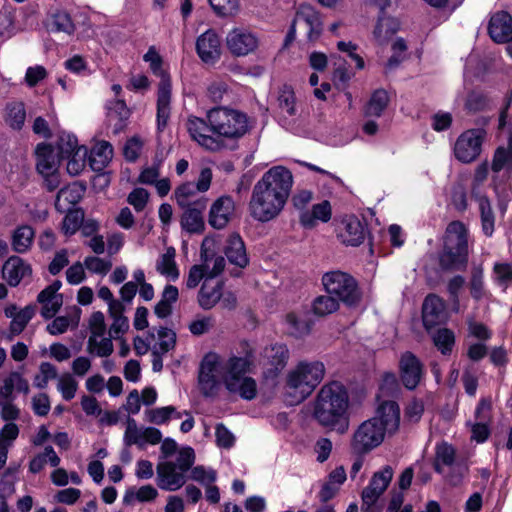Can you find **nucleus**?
<instances>
[{
	"label": "nucleus",
	"mask_w": 512,
	"mask_h": 512,
	"mask_svg": "<svg viewBox=\"0 0 512 512\" xmlns=\"http://www.w3.org/2000/svg\"><path fill=\"white\" fill-rule=\"evenodd\" d=\"M113 157V148L107 141L97 142L91 149L89 164L94 171H102Z\"/></svg>",
	"instance_id": "33"
},
{
	"label": "nucleus",
	"mask_w": 512,
	"mask_h": 512,
	"mask_svg": "<svg viewBox=\"0 0 512 512\" xmlns=\"http://www.w3.org/2000/svg\"><path fill=\"white\" fill-rule=\"evenodd\" d=\"M207 207V198H200L195 206L185 207L181 226L189 233H199L204 229L203 212Z\"/></svg>",
	"instance_id": "27"
},
{
	"label": "nucleus",
	"mask_w": 512,
	"mask_h": 512,
	"mask_svg": "<svg viewBox=\"0 0 512 512\" xmlns=\"http://www.w3.org/2000/svg\"><path fill=\"white\" fill-rule=\"evenodd\" d=\"M57 377V370L55 366L48 362L40 365L39 373L34 377L33 383L37 388H44L48 382Z\"/></svg>",
	"instance_id": "61"
},
{
	"label": "nucleus",
	"mask_w": 512,
	"mask_h": 512,
	"mask_svg": "<svg viewBox=\"0 0 512 512\" xmlns=\"http://www.w3.org/2000/svg\"><path fill=\"white\" fill-rule=\"evenodd\" d=\"M195 461V453L191 447H183L177 451L176 461L164 460L156 466V483L164 491L174 492L186 483V473Z\"/></svg>",
	"instance_id": "5"
},
{
	"label": "nucleus",
	"mask_w": 512,
	"mask_h": 512,
	"mask_svg": "<svg viewBox=\"0 0 512 512\" xmlns=\"http://www.w3.org/2000/svg\"><path fill=\"white\" fill-rule=\"evenodd\" d=\"M47 28L52 32L71 33L73 31V24L66 12L58 11L48 19Z\"/></svg>",
	"instance_id": "49"
},
{
	"label": "nucleus",
	"mask_w": 512,
	"mask_h": 512,
	"mask_svg": "<svg viewBox=\"0 0 512 512\" xmlns=\"http://www.w3.org/2000/svg\"><path fill=\"white\" fill-rule=\"evenodd\" d=\"M473 198L478 205L482 231L486 236L490 237L495 229V215L491 203L489 199L482 194H476V197Z\"/></svg>",
	"instance_id": "35"
},
{
	"label": "nucleus",
	"mask_w": 512,
	"mask_h": 512,
	"mask_svg": "<svg viewBox=\"0 0 512 512\" xmlns=\"http://www.w3.org/2000/svg\"><path fill=\"white\" fill-rule=\"evenodd\" d=\"M488 32L497 43L512 41V17L504 11L495 13L490 19Z\"/></svg>",
	"instance_id": "26"
},
{
	"label": "nucleus",
	"mask_w": 512,
	"mask_h": 512,
	"mask_svg": "<svg viewBox=\"0 0 512 512\" xmlns=\"http://www.w3.org/2000/svg\"><path fill=\"white\" fill-rule=\"evenodd\" d=\"M281 110V123L289 131L295 134H307L311 131V117L308 111L298 112L296 97L290 87H284L278 97Z\"/></svg>",
	"instance_id": "8"
},
{
	"label": "nucleus",
	"mask_w": 512,
	"mask_h": 512,
	"mask_svg": "<svg viewBox=\"0 0 512 512\" xmlns=\"http://www.w3.org/2000/svg\"><path fill=\"white\" fill-rule=\"evenodd\" d=\"M492 171L499 173L504 171L508 175L512 172V150L511 148L499 147L493 156Z\"/></svg>",
	"instance_id": "46"
},
{
	"label": "nucleus",
	"mask_w": 512,
	"mask_h": 512,
	"mask_svg": "<svg viewBox=\"0 0 512 512\" xmlns=\"http://www.w3.org/2000/svg\"><path fill=\"white\" fill-rule=\"evenodd\" d=\"M225 256H245L246 249L243 239L238 234L229 235L222 244Z\"/></svg>",
	"instance_id": "54"
},
{
	"label": "nucleus",
	"mask_w": 512,
	"mask_h": 512,
	"mask_svg": "<svg viewBox=\"0 0 512 512\" xmlns=\"http://www.w3.org/2000/svg\"><path fill=\"white\" fill-rule=\"evenodd\" d=\"M422 319L428 331L444 322L446 320V313L443 300L436 295L427 296L422 307Z\"/></svg>",
	"instance_id": "25"
},
{
	"label": "nucleus",
	"mask_w": 512,
	"mask_h": 512,
	"mask_svg": "<svg viewBox=\"0 0 512 512\" xmlns=\"http://www.w3.org/2000/svg\"><path fill=\"white\" fill-rule=\"evenodd\" d=\"M221 286L217 282L211 285L204 282L199 292V303L205 309L212 308L221 299Z\"/></svg>",
	"instance_id": "42"
},
{
	"label": "nucleus",
	"mask_w": 512,
	"mask_h": 512,
	"mask_svg": "<svg viewBox=\"0 0 512 512\" xmlns=\"http://www.w3.org/2000/svg\"><path fill=\"white\" fill-rule=\"evenodd\" d=\"M26 119V110L22 102H12L5 108V122L13 130H21Z\"/></svg>",
	"instance_id": "40"
},
{
	"label": "nucleus",
	"mask_w": 512,
	"mask_h": 512,
	"mask_svg": "<svg viewBox=\"0 0 512 512\" xmlns=\"http://www.w3.org/2000/svg\"><path fill=\"white\" fill-rule=\"evenodd\" d=\"M214 12L222 17H234L240 11L239 0H208Z\"/></svg>",
	"instance_id": "51"
},
{
	"label": "nucleus",
	"mask_w": 512,
	"mask_h": 512,
	"mask_svg": "<svg viewBox=\"0 0 512 512\" xmlns=\"http://www.w3.org/2000/svg\"><path fill=\"white\" fill-rule=\"evenodd\" d=\"M407 43L403 38H396L392 43V55L388 59L387 66L394 68L406 58Z\"/></svg>",
	"instance_id": "63"
},
{
	"label": "nucleus",
	"mask_w": 512,
	"mask_h": 512,
	"mask_svg": "<svg viewBox=\"0 0 512 512\" xmlns=\"http://www.w3.org/2000/svg\"><path fill=\"white\" fill-rule=\"evenodd\" d=\"M292 172L283 165L268 169L252 188L248 208L253 219L269 222L283 211L292 191Z\"/></svg>",
	"instance_id": "2"
},
{
	"label": "nucleus",
	"mask_w": 512,
	"mask_h": 512,
	"mask_svg": "<svg viewBox=\"0 0 512 512\" xmlns=\"http://www.w3.org/2000/svg\"><path fill=\"white\" fill-rule=\"evenodd\" d=\"M86 157H87V148H79L75 151V153L71 154L70 157H66L68 159L67 162V171L71 175L80 174L86 165Z\"/></svg>",
	"instance_id": "58"
},
{
	"label": "nucleus",
	"mask_w": 512,
	"mask_h": 512,
	"mask_svg": "<svg viewBox=\"0 0 512 512\" xmlns=\"http://www.w3.org/2000/svg\"><path fill=\"white\" fill-rule=\"evenodd\" d=\"M432 340L434 345L439 351H441L442 354H448L451 352L452 347L454 346L455 336L451 330L447 328H441L432 334Z\"/></svg>",
	"instance_id": "48"
},
{
	"label": "nucleus",
	"mask_w": 512,
	"mask_h": 512,
	"mask_svg": "<svg viewBox=\"0 0 512 512\" xmlns=\"http://www.w3.org/2000/svg\"><path fill=\"white\" fill-rule=\"evenodd\" d=\"M400 376L404 386L414 389L419 384L423 369L419 359L410 352H405L399 362Z\"/></svg>",
	"instance_id": "23"
},
{
	"label": "nucleus",
	"mask_w": 512,
	"mask_h": 512,
	"mask_svg": "<svg viewBox=\"0 0 512 512\" xmlns=\"http://www.w3.org/2000/svg\"><path fill=\"white\" fill-rule=\"evenodd\" d=\"M255 349L248 341L239 343L237 355L224 362L215 352L207 353L199 367L198 384L201 392L208 397L218 394L221 386L245 400L257 395L256 381L247 376L255 367Z\"/></svg>",
	"instance_id": "1"
},
{
	"label": "nucleus",
	"mask_w": 512,
	"mask_h": 512,
	"mask_svg": "<svg viewBox=\"0 0 512 512\" xmlns=\"http://www.w3.org/2000/svg\"><path fill=\"white\" fill-rule=\"evenodd\" d=\"M78 321V316L73 318L65 316L57 317L47 326V330L52 335L62 334L67 331L70 326H77Z\"/></svg>",
	"instance_id": "64"
},
{
	"label": "nucleus",
	"mask_w": 512,
	"mask_h": 512,
	"mask_svg": "<svg viewBox=\"0 0 512 512\" xmlns=\"http://www.w3.org/2000/svg\"><path fill=\"white\" fill-rule=\"evenodd\" d=\"M149 64L151 71L161 78L157 97V124L162 129L166 126L170 116L171 83L166 71L163 68V61L154 47H150L143 56Z\"/></svg>",
	"instance_id": "7"
},
{
	"label": "nucleus",
	"mask_w": 512,
	"mask_h": 512,
	"mask_svg": "<svg viewBox=\"0 0 512 512\" xmlns=\"http://www.w3.org/2000/svg\"><path fill=\"white\" fill-rule=\"evenodd\" d=\"M190 478L203 486L213 484L217 479V473L214 469L202 465L191 469Z\"/></svg>",
	"instance_id": "60"
},
{
	"label": "nucleus",
	"mask_w": 512,
	"mask_h": 512,
	"mask_svg": "<svg viewBox=\"0 0 512 512\" xmlns=\"http://www.w3.org/2000/svg\"><path fill=\"white\" fill-rule=\"evenodd\" d=\"M157 271L170 281L179 278L180 272L174 261V258H160L156 263Z\"/></svg>",
	"instance_id": "62"
},
{
	"label": "nucleus",
	"mask_w": 512,
	"mask_h": 512,
	"mask_svg": "<svg viewBox=\"0 0 512 512\" xmlns=\"http://www.w3.org/2000/svg\"><path fill=\"white\" fill-rule=\"evenodd\" d=\"M176 342V334L171 329L161 328L158 331V342L153 346V354L160 355L167 353L174 348Z\"/></svg>",
	"instance_id": "47"
},
{
	"label": "nucleus",
	"mask_w": 512,
	"mask_h": 512,
	"mask_svg": "<svg viewBox=\"0 0 512 512\" xmlns=\"http://www.w3.org/2000/svg\"><path fill=\"white\" fill-rule=\"evenodd\" d=\"M235 215V202L231 196L217 198L210 207L208 223L215 229H223Z\"/></svg>",
	"instance_id": "20"
},
{
	"label": "nucleus",
	"mask_w": 512,
	"mask_h": 512,
	"mask_svg": "<svg viewBox=\"0 0 512 512\" xmlns=\"http://www.w3.org/2000/svg\"><path fill=\"white\" fill-rule=\"evenodd\" d=\"M198 190L194 183L185 182L175 188L173 197L179 207L185 208L195 206V202L204 196H198Z\"/></svg>",
	"instance_id": "37"
},
{
	"label": "nucleus",
	"mask_w": 512,
	"mask_h": 512,
	"mask_svg": "<svg viewBox=\"0 0 512 512\" xmlns=\"http://www.w3.org/2000/svg\"><path fill=\"white\" fill-rule=\"evenodd\" d=\"M325 367L319 361H303L290 369L286 375V390L292 397L291 404L304 401L320 384Z\"/></svg>",
	"instance_id": "4"
},
{
	"label": "nucleus",
	"mask_w": 512,
	"mask_h": 512,
	"mask_svg": "<svg viewBox=\"0 0 512 512\" xmlns=\"http://www.w3.org/2000/svg\"><path fill=\"white\" fill-rule=\"evenodd\" d=\"M34 312L35 310L32 306H26L25 308L20 309L17 315H15L14 319L11 321V333L13 335L20 334L28 322L32 319Z\"/></svg>",
	"instance_id": "57"
},
{
	"label": "nucleus",
	"mask_w": 512,
	"mask_h": 512,
	"mask_svg": "<svg viewBox=\"0 0 512 512\" xmlns=\"http://www.w3.org/2000/svg\"><path fill=\"white\" fill-rule=\"evenodd\" d=\"M123 440L127 446L137 445L144 448L146 445H156L162 440V433L154 427L138 426L133 418H128Z\"/></svg>",
	"instance_id": "17"
},
{
	"label": "nucleus",
	"mask_w": 512,
	"mask_h": 512,
	"mask_svg": "<svg viewBox=\"0 0 512 512\" xmlns=\"http://www.w3.org/2000/svg\"><path fill=\"white\" fill-rule=\"evenodd\" d=\"M196 51L199 58L206 64H215L221 56V42L214 30L202 33L196 41Z\"/></svg>",
	"instance_id": "22"
},
{
	"label": "nucleus",
	"mask_w": 512,
	"mask_h": 512,
	"mask_svg": "<svg viewBox=\"0 0 512 512\" xmlns=\"http://www.w3.org/2000/svg\"><path fill=\"white\" fill-rule=\"evenodd\" d=\"M297 30L304 32L308 41H317L323 31L321 14L309 4H300L296 8L294 19L287 33L286 45L295 39Z\"/></svg>",
	"instance_id": "9"
},
{
	"label": "nucleus",
	"mask_w": 512,
	"mask_h": 512,
	"mask_svg": "<svg viewBox=\"0 0 512 512\" xmlns=\"http://www.w3.org/2000/svg\"><path fill=\"white\" fill-rule=\"evenodd\" d=\"M473 239L468 227L461 221H452L443 236L444 256H468L473 252Z\"/></svg>",
	"instance_id": "12"
},
{
	"label": "nucleus",
	"mask_w": 512,
	"mask_h": 512,
	"mask_svg": "<svg viewBox=\"0 0 512 512\" xmlns=\"http://www.w3.org/2000/svg\"><path fill=\"white\" fill-rule=\"evenodd\" d=\"M225 260V258H203V262L199 266L203 269L205 274L204 282H209L210 279L216 277L223 271L226 265Z\"/></svg>",
	"instance_id": "55"
},
{
	"label": "nucleus",
	"mask_w": 512,
	"mask_h": 512,
	"mask_svg": "<svg viewBox=\"0 0 512 512\" xmlns=\"http://www.w3.org/2000/svg\"><path fill=\"white\" fill-rule=\"evenodd\" d=\"M14 392L29 393V383L19 372H11L0 386V400H15Z\"/></svg>",
	"instance_id": "30"
},
{
	"label": "nucleus",
	"mask_w": 512,
	"mask_h": 512,
	"mask_svg": "<svg viewBox=\"0 0 512 512\" xmlns=\"http://www.w3.org/2000/svg\"><path fill=\"white\" fill-rule=\"evenodd\" d=\"M78 383L71 374H63L58 378L57 389L63 399L71 400L75 397Z\"/></svg>",
	"instance_id": "56"
},
{
	"label": "nucleus",
	"mask_w": 512,
	"mask_h": 512,
	"mask_svg": "<svg viewBox=\"0 0 512 512\" xmlns=\"http://www.w3.org/2000/svg\"><path fill=\"white\" fill-rule=\"evenodd\" d=\"M84 147L78 145V140L73 134L62 132L59 135L57 148L61 158L70 157L77 149Z\"/></svg>",
	"instance_id": "52"
},
{
	"label": "nucleus",
	"mask_w": 512,
	"mask_h": 512,
	"mask_svg": "<svg viewBox=\"0 0 512 512\" xmlns=\"http://www.w3.org/2000/svg\"><path fill=\"white\" fill-rule=\"evenodd\" d=\"M130 111L122 100H116L108 107V119L110 122L115 121V132L120 131L124 122L128 119Z\"/></svg>",
	"instance_id": "45"
},
{
	"label": "nucleus",
	"mask_w": 512,
	"mask_h": 512,
	"mask_svg": "<svg viewBox=\"0 0 512 512\" xmlns=\"http://www.w3.org/2000/svg\"><path fill=\"white\" fill-rule=\"evenodd\" d=\"M332 217V207L329 201L324 200L305 210L300 214V223L304 228L312 229L318 222L326 223Z\"/></svg>",
	"instance_id": "29"
},
{
	"label": "nucleus",
	"mask_w": 512,
	"mask_h": 512,
	"mask_svg": "<svg viewBox=\"0 0 512 512\" xmlns=\"http://www.w3.org/2000/svg\"><path fill=\"white\" fill-rule=\"evenodd\" d=\"M389 103V95L383 89L373 92L368 103L365 106V115L370 117H380Z\"/></svg>",
	"instance_id": "41"
},
{
	"label": "nucleus",
	"mask_w": 512,
	"mask_h": 512,
	"mask_svg": "<svg viewBox=\"0 0 512 512\" xmlns=\"http://www.w3.org/2000/svg\"><path fill=\"white\" fill-rule=\"evenodd\" d=\"M485 132L482 129L464 131L456 140L454 155L462 163L474 161L481 153Z\"/></svg>",
	"instance_id": "15"
},
{
	"label": "nucleus",
	"mask_w": 512,
	"mask_h": 512,
	"mask_svg": "<svg viewBox=\"0 0 512 512\" xmlns=\"http://www.w3.org/2000/svg\"><path fill=\"white\" fill-rule=\"evenodd\" d=\"M289 356V350L284 344L275 343L265 347L260 360L265 377H276L287 365Z\"/></svg>",
	"instance_id": "18"
},
{
	"label": "nucleus",
	"mask_w": 512,
	"mask_h": 512,
	"mask_svg": "<svg viewBox=\"0 0 512 512\" xmlns=\"http://www.w3.org/2000/svg\"><path fill=\"white\" fill-rule=\"evenodd\" d=\"M36 170L43 177L45 187L53 191L60 185L58 173L60 160L59 153H56L50 144L40 143L35 148Z\"/></svg>",
	"instance_id": "11"
},
{
	"label": "nucleus",
	"mask_w": 512,
	"mask_h": 512,
	"mask_svg": "<svg viewBox=\"0 0 512 512\" xmlns=\"http://www.w3.org/2000/svg\"><path fill=\"white\" fill-rule=\"evenodd\" d=\"M349 398L346 388L340 382L324 385L314 406V416L318 422L338 433H345L349 427Z\"/></svg>",
	"instance_id": "3"
},
{
	"label": "nucleus",
	"mask_w": 512,
	"mask_h": 512,
	"mask_svg": "<svg viewBox=\"0 0 512 512\" xmlns=\"http://www.w3.org/2000/svg\"><path fill=\"white\" fill-rule=\"evenodd\" d=\"M207 118L212 132L220 137L237 139L249 130L248 118L239 110L217 107L208 112Z\"/></svg>",
	"instance_id": "6"
},
{
	"label": "nucleus",
	"mask_w": 512,
	"mask_h": 512,
	"mask_svg": "<svg viewBox=\"0 0 512 512\" xmlns=\"http://www.w3.org/2000/svg\"><path fill=\"white\" fill-rule=\"evenodd\" d=\"M61 286V282L56 280L42 290L37 297L42 305L41 314L46 319L54 317L63 304L62 295L58 293Z\"/></svg>",
	"instance_id": "24"
},
{
	"label": "nucleus",
	"mask_w": 512,
	"mask_h": 512,
	"mask_svg": "<svg viewBox=\"0 0 512 512\" xmlns=\"http://www.w3.org/2000/svg\"><path fill=\"white\" fill-rule=\"evenodd\" d=\"M32 269L23 258H7L3 264V278L11 286H17L22 280L30 278Z\"/></svg>",
	"instance_id": "28"
},
{
	"label": "nucleus",
	"mask_w": 512,
	"mask_h": 512,
	"mask_svg": "<svg viewBox=\"0 0 512 512\" xmlns=\"http://www.w3.org/2000/svg\"><path fill=\"white\" fill-rule=\"evenodd\" d=\"M182 413L178 412L173 406H165L144 411V420L146 422L162 425L168 422L171 418L179 419Z\"/></svg>",
	"instance_id": "39"
},
{
	"label": "nucleus",
	"mask_w": 512,
	"mask_h": 512,
	"mask_svg": "<svg viewBox=\"0 0 512 512\" xmlns=\"http://www.w3.org/2000/svg\"><path fill=\"white\" fill-rule=\"evenodd\" d=\"M338 307V302L332 295L319 296L315 299L313 303L314 313L319 316H325L330 313H333L338 309Z\"/></svg>",
	"instance_id": "59"
},
{
	"label": "nucleus",
	"mask_w": 512,
	"mask_h": 512,
	"mask_svg": "<svg viewBox=\"0 0 512 512\" xmlns=\"http://www.w3.org/2000/svg\"><path fill=\"white\" fill-rule=\"evenodd\" d=\"M158 496V490L154 486L147 484L127 491L124 499L126 502L138 501L140 503H148L155 501Z\"/></svg>",
	"instance_id": "44"
},
{
	"label": "nucleus",
	"mask_w": 512,
	"mask_h": 512,
	"mask_svg": "<svg viewBox=\"0 0 512 512\" xmlns=\"http://www.w3.org/2000/svg\"><path fill=\"white\" fill-rule=\"evenodd\" d=\"M259 43L258 35L245 27H234L225 37L226 48L235 57H245L254 53Z\"/></svg>",
	"instance_id": "13"
},
{
	"label": "nucleus",
	"mask_w": 512,
	"mask_h": 512,
	"mask_svg": "<svg viewBox=\"0 0 512 512\" xmlns=\"http://www.w3.org/2000/svg\"><path fill=\"white\" fill-rule=\"evenodd\" d=\"M111 337L89 336L87 349L91 354L98 357H108L112 354L114 347Z\"/></svg>",
	"instance_id": "43"
},
{
	"label": "nucleus",
	"mask_w": 512,
	"mask_h": 512,
	"mask_svg": "<svg viewBox=\"0 0 512 512\" xmlns=\"http://www.w3.org/2000/svg\"><path fill=\"white\" fill-rule=\"evenodd\" d=\"M387 433L382 430L375 420L364 421L353 435L352 449L359 454H365L378 447Z\"/></svg>",
	"instance_id": "14"
},
{
	"label": "nucleus",
	"mask_w": 512,
	"mask_h": 512,
	"mask_svg": "<svg viewBox=\"0 0 512 512\" xmlns=\"http://www.w3.org/2000/svg\"><path fill=\"white\" fill-rule=\"evenodd\" d=\"M400 29V22L391 16L382 15L378 18L373 30V38L378 45H385Z\"/></svg>",
	"instance_id": "32"
},
{
	"label": "nucleus",
	"mask_w": 512,
	"mask_h": 512,
	"mask_svg": "<svg viewBox=\"0 0 512 512\" xmlns=\"http://www.w3.org/2000/svg\"><path fill=\"white\" fill-rule=\"evenodd\" d=\"M322 283L329 295L352 306L359 302L361 293L356 280L348 273L330 271L323 275Z\"/></svg>",
	"instance_id": "10"
},
{
	"label": "nucleus",
	"mask_w": 512,
	"mask_h": 512,
	"mask_svg": "<svg viewBox=\"0 0 512 512\" xmlns=\"http://www.w3.org/2000/svg\"><path fill=\"white\" fill-rule=\"evenodd\" d=\"M346 478L347 475L343 466H338L333 469L319 491L320 501L328 502L334 498L338 494L340 487L346 481Z\"/></svg>",
	"instance_id": "31"
},
{
	"label": "nucleus",
	"mask_w": 512,
	"mask_h": 512,
	"mask_svg": "<svg viewBox=\"0 0 512 512\" xmlns=\"http://www.w3.org/2000/svg\"><path fill=\"white\" fill-rule=\"evenodd\" d=\"M393 474L394 471L391 466H384L381 470L372 475L368 485L384 493L393 478Z\"/></svg>",
	"instance_id": "53"
},
{
	"label": "nucleus",
	"mask_w": 512,
	"mask_h": 512,
	"mask_svg": "<svg viewBox=\"0 0 512 512\" xmlns=\"http://www.w3.org/2000/svg\"><path fill=\"white\" fill-rule=\"evenodd\" d=\"M34 230L28 225H22L16 228L12 234V247L17 253L28 252L34 240Z\"/></svg>",
	"instance_id": "38"
},
{
	"label": "nucleus",
	"mask_w": 512,
	"mask_h": 512,
	"mask_svg": "<svg viewBox=\"0 0 512 512\" xmlns=\"http://www.w3.org/2000/svg\"><path fill=\"white\" fill-rule=\"evenodd\" d=\"M85 188L80 183L74 182L62 188L56 198L55 206L59 211L70 209L69 205H75L83 197Z\"/></svg>",
	"instance_id": "34"
},
{
	"label": "nucleus",
	"mask_w": 512,
	"mask_h": 512,
	"mask_svg": "<svg viewBox=\"0 0 512 512\" xmlns=\"http://www.w3.org/2000/svg\"><path fill=\"white\" fill-rule=\"evenodd\" d=\"M68 212L65 215L62 223V232L66 235L74 234L81 226L84 220V213L79 209H66Z\"/></svg>",
	"instance_id": "50"
},
{
	"label": "nucleus",
	"mask_w": 512,
	"mask_h": 512,
	"mask_svg": "<svg viewBox=\"0 0 512 512\" xmlns=\"http://www.w3.org/2000/svg\"><path fill=\"white\" fill-rule=\"evenodd\" d=\"M186 126L191 138L205 149L216 151L222 147L221 141L209 134L211 125L208 126L203 119L191 116Z\"/></svg>",
	"instance_id": "21"
},
{
	"label": "nucleus",
	"mask_w": 512,
	"mask_h": 512,
	"mask_svg": "<svg viewBox=\"0 0 512 512\" xmlns=\"http://www.w3.org/2000/svg\"><path fill=\"white\" fill-rule=\"evenodd\" d=\"M367 234V225L355 215L344 216L337 227V238L346 246L361 245Z\"/></svg>",
	"instance_id": "16"
},
{
	"label": "nucleus",
	"mask_w": 512,
	"mask_h": 512,
	"mask_svg": "<svg viewBox=\"0 0 512 512\" xmlns=\"http://www.w3.org/2000/svg\"><path fill=\"white\" fill-rule=\"evenodd\" d=\"M372 420L387 434H394L400 426V408L392 399H378L375 415Z\"/></svg>",
	"instance_id": "19"
},
{
	"label": "nucleus",
	"mask_w": 512,
	"mask_h": 512,
	"mask_svg": "<svg viewBox=\"0 0 512 512\" xmlns=\"http://www.w3.org/2000/svg\"><path fill=\"white\" fill-rule=\"evenodd\" d=\"M285 324L287 332L295 337H302L310 331V322L305 311L288 313L285 318Z\"/></svg>",
	"instance_id": "36"
}]
</instances>
